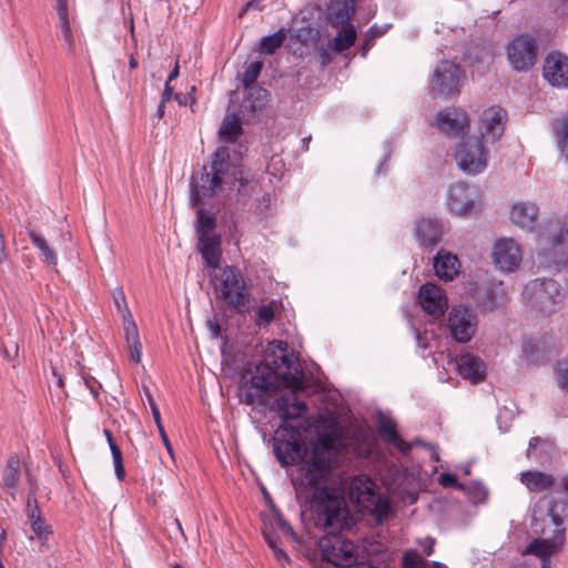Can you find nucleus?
Masks as SVG:
<instances>
[{
	"mask_svg": "<svg viewBox=\"0 0 568 568\" xmlns=\"http://www.w3.org/2000/svg\"><path fill=\"white\" fill-rule=\"evenodd\" d=\"M104 435H105V438L108 439V443H109V445H110V449L112 450V444H115V443L113 442L112 434H111V432H110V430L104 429Z\"/></svg>",
	"mask_w": 568,
	"mask_h": 568,
	"instance_id": "nucleus-57",
	"label": "nucleus"
},
{
	"mask_svg": "<svg viewBox=\"0 0 568 568\" xmlns=\"http://www.w3.org/2000/svg\"><path fill=\"white\" fill-rule=\"evenodd\" d=\"M460 68L449 61H442L435 69L433 89L444 98L456 94L460 83Z\"/></svg>",
	"mask_w": 568,
	"mask_h": 568,
	"instance_id": "nucleus-13",
	"label": "nucleus"
},
{
	"mask_svg": "<svg viewBox=\"0 0 568 568\" xmlns=\"http://www.w3.org/2000/svg\"><path fill=\"white\" fill-rule=\"evenodd\" d=\"M468 118L462 110L452 109L437 115V126L449 136H458L468 128Z\"/></svg>",
	"mask_w": 568,
	"mask_h": 568,
	"instance_id": "nucleus-18",
	"label": "nucleus"
},
{
	"mask_svg": "<svg viewBox=\"0 0 568 568\" xmlns=\"http://www.w3.org/2000/svg\"><path fill=\"white\" fill-rule=\"evenodd\" d=\"M508 60L517 71L530 69L537 59V44L529 36H519L507 48Z\"/></svg>",
	"mask_w": 568,
	"mask_h": 568,
	"instance_id": "nucleus-12",
	"label": "nucleus"
},
{
	"mask_svg": "<svg viewBox=\"0 0 568 568\" xmlns=\"http://www.w3.org/2000/svg\"><path fill=\"white\" fill-rule=\"evenodd\" d=\"M435 539L427 537L420 541V546L423 547V552L425 556H430L434 552Z\"/></svg>",
	"mask_w": 568,
	"mask_h": 568,
	"instance_id": "nucleus-48",
	"label": "nucleus"
},
{
	"mask_svg": "<svg viewBox=\"0 0 568 568\" xmlns=\"http://www.w3.org/2000/svg\"><path fill=\"white\" fill-rule=\"evenodd\" d=\"M562 484H564L565 490L568 493V477L564 478Z\"/></svg>",
	"mask_w": 568,
	"mask_h": 568,
	"instance_id": "nucleus-62",
	"label": "nucleus"
},
{
	"mask_svg": "<svg viewBox=\"0 0 568 568\" xmlns=\"http://www.w3.org/2000/svg\"><path fill=\"white\" fill-rule=\"evenodd\" d=\"M212 337L216 338L221 335V327L216 322L207 320L206 322Z\"/></svg>",
	"mask_w": 568,
	"mask_h": 568,
	"instance_id": "nucleus-49",
	"label": "nucleus"
},
{
	"mask_svg": "<svg viewBox=\"0 0 568 568\" xmlns=\"http://www.w3.org/2000/svg\"><path fill=\"white\" fill-rule=\"evenodd\" d=\"M247 11H244V8L239 12V18H243L244 14L246 13Z\"/></svg>",
	"mask_w": 568,
	"mask_h": 568,
	"instance_id": "nucleus-63",
	"label": "nucleus"
},
{
	"mask_svg": "<svg viewBox=\"0 0 568 568\" xmlns=\"http://www.w3.org/2000/svg\"><path fill=\"white\" fill-rule=\"evenodd\" d=\"M211 281L216 298L223 301L230 310L240 314L247 311L250 293L239 268L225 266L212 271Z\"/></svg>",
	"mask_w": 568,
	"mask_h": 568,
	"instance_id": "nucleus-5",
	"label": "nucleus"
},
{
	"mask_svg": "<svg viewBox=\"0 0 568 568\" xmlns=\"http://www.w3.org/2000/svg\"><path fill=\"white\" fill-rule=\"evenodd\" d=\"M32 244L40 251L41 261L51 268L58 265V255L55 251L48 244L47 240L36 230L28 231Z\"/></svg>",
	"mask_w": 568,
	"mask_h": 568,
	"instance_id": "nucleus-29",
	"label": "nucleus"
},
{
	"mask_svg": "<svg viewBox=\"0 0 568 568\" xmlns=\"http://www.w3.org/2000/svg\"><path fill=\"white\" fill-rule=\"evenodd\" d=\"M355 13V0H332L327 6L326 20L333 27L349 23Z\"/></svg>",
	"mask_w": 568,
	"mask_h": 568,
	"instance_id": "nucleus-22",
	"label": "nucleus"
},
{
	"mask_svg": "<svg viewBox=\"0 0 568 568\" xmlns=\"http://www.w3.org/2000/svg\"><path fill=\"white\" fill-rule=\"evenodd\" d=\"M403 568H427L425 558L416 550L409 549L403 555Z\"/></svg>",
	"mask_w": 568,
	"mask_h": 568,
	"instance_id": "nucleus-39",
	"label": "nucleus"
},
{
	"mask_svg": "<svg viewBox=\"0 0 568 568\" xmlns=\"http://www.w3.org/2000/svg\"><path fill=\"white\" fill-rule=\"evenodd\" d=\"M268 92L260 87H252L248 91L247 97L244 99L241 108V112L250 111L251 113H255L267 102Z\"/></svg>",
	"mask_w": 568,
	"mask_h": 568,
	"instance_id": "nucleus-31",
	"label": "nucleus"
},
{
	"mask_svg": "<svg viewBox=\"0 0 568 568\" xmlns=\"http://www.w3.org/2000/svg\"><path fill=\"white\" fill-rule=\"evenodd\" d=\"M457 366L459 374L464 378L470 379L474 384L479 383L485 378V365L476 355H462L458 358Z\"/></svg>",
	"mask_w": 568,
	"mask_h": 568,
	"instance_id": "nucleus-24",
	"label": "nucleus"
},
{
	"mask_svg": "<svg viewBox=\"0 0 568 568\" xmlns=\"http://www.w3.org/2000/svg\"><path fill=\"white\" fill-rule=\"evenodd\" d=\"M418 296L422 307L434 317L444 315L448 307V300L444 290L436 284L426 283L422 285Z\"/></svg>",
	"mask_w": 568,
	"mask_h": 568,
	"instance_id": "nucleus-14",
	"label": "nucleus"
},
{
	"mask_svg": "<svg viewBox=\"0 0 568 568\" xmlns=\"http://www.w3.org/2000/svg\"><path fill=\"white\" fill-rule=\"evenodd\" d=\"M112 456L114 460L115 475L120 480H122L125 476V470L122 460V453L116 444H112Z\"/></svg>",
	"mask_w": 568,
	"mask_h": 568,
	"instance_id": "nucleus-43",
	"label": "nucleus"
},
{
	"mask_svg": "<svg viewBox=\"0 0 568 568\" xmlns=\"http://www.w3.org/2000/svg\"><path fill=\"white\" fill-rule=\"evenodd\" d=\"M272 550H273V552H274V555H275V557L277 558L278 561L283 562V561H286L288 559L286 552L282 548H280L278 546L272 548Z\"/></svg>",
	"mask_w": 568,
	"mask_h": 568,
	"instance_id": "nucleus-53",
	"label": "nucleus"
},
{
	"mask_svg": "<svg viewBox=\"0 0 568 568\" xmlns=\"http://www.w3.org/2000/svg\"><path fill=\"white\" fill-rule=\"evenodd\" d=\"M454 159L458 168L467 174H478L487 166V151L484 140L479 136H468L458 143Z\"/></svg>",
	"mask_w": 568,
	"mask_h": 568,
	"instance_id": "nucleus-7",
	"label": "nucleus"
},
{
	"mask_svg": "<svg viewBox=\"0 0 568 568\" xmlns=\"http://www.w3.org/2000/svg\"><path fill=\"white\" fill-rule=\"evenodd\" d=\"M243 129L236 114H227L219 129L220 140L233 143L242 134Z\"/></svg>",
	"mask_w": 568,
	"mask_h": 568,
	"instance_id": "nucleus-30",
	"label": "nucleus"
},
{
	"mask_svg": "<svg viewBox=\"0 0 568 568\" xmlns=\"http://www.w3.org/2000/svg\"><path fill=\"white\" fill-rule=\"evenodd\" d=\"M284 342H273L265 359L251 369L250 379L240 386L241 402L247 405L263 404L281 387L290 392L278 397L275 407L284 424L278 426L273 438V450L282 465H294L306 456L300 427L288 425V420L302 417L307 410L305 403L297 399L296 390L304 389L300 364L286 353Z\"/></svg>",
	"mask_w": 568,
	"mask_h": 568,
	"instance_id": "nucleus-1",
	"label": "nucleus"
},
{
	"mask_svg": "<svg viewBox=\"0 0 568 568\" xmlns=\"http://www.w3.org/2000/svg\"><path fill=\"white\" fill-rule=\"evenodd\" d=\"M520 481L528 488L529 491L539 493L551 488L556 483V478L551 474L544 471L527 470L521 473Z\"/></svg>",
	"mask_w": 568,
	"mask_h": 568,
	"instance_id": "nucleus-26",
	"label": "nucleus"
},
{
	"mask_svg": "<svg viewBox=\"0 0 568 568\" xmlns=\"http://www.w3.org/2000/svg\"><path fill=\"white\" fill-rule=\"evenodd\" d=\"M29 483H30V486H31L30 491L36 493V490H37V485H36L34 479H33L31 476H29Z\"/></svg>",
	"mask_w": 568,
	"mask_h": 568,
	"instance_id": "nucleus-61",
	"label": "nucleus"
},
{
	"mask_svg": "<svg viewBox=\"0 0 568 568\" xmlns=\"http://www.w3.org/2000/svg\"><path fill=\"white\" fill-rule=\"evenodd\" d=\"M20 473V462L17 456H10L3 471V484L13 494L18 483Z\"/></svg>",
	"mask_w": 568,
	"mask_h": 568,
	"instance_id": "nucleus-35",
	"label": "nucleus"
},
{
	"mask_svg": "<svg viewBox=\"0 0 568 568\" xmlns=\"http://www.w3.org/2000/svg\"><path fill=\"white\" fill-rule=\"evenodd\" d=\"M144 394H145V397H146V400L150 405V408H151V412H152V416H153V419H154V423L158 427V430H159V434L161 436V439L168 450V453L173 456V448H172V445L169 440V437L164 430V427L162 425V420H161V415H160V410L158 408V405L155 404L149 388H144Z\"/></svg>",
	"mask_w": 568,
	"mask_h": 568,
	"instance_id": "nucleus-36",
	"label": "nucleus"
},
{
	"mask_svg": "<svg viewBox=\"0 0 568 568\" xmlns=\"http://www.w3.org/2000/svg\"><path fill=\"white\" fill-rule=\"evenodd\" d=\"M375 484L369 478H355L351 484V498L354 499L358 506L368 510L376 516L378 520L387 517L389 505L376 491Z\"/></svg>",
	"mask_w": 568,
	"mask_h": 568,
	"instance_id": "nucleus-8",
	"label": "nucleus"
},
{
	"mask_svg": "<svg viewBox=\"0 0 568 568\" xmlns=\"http://www.w3.org/2000/svg\"><path fill=\"white\" fill-rule=\"evenodd\" d=\"M565 236H568V213L562 221H550L544 226L539 234V244L544 250L549 246L558 247L562 244Z\"/></svg>",
	"mask_w": 568,
	"mask_h": 568,
	"instance_id": "nucleus-19",
	"label": "nucleus"
},
{
	"mask_svg": "<svg viewBox=\"0 0 568 568\" xmlns=\"http://www.w3.org/2000/svg\"><path fill=\"white\" fill-rule=\"evenodd\" d=\"M491 257L500 272L511 273L519 268L523 251L513 237H500L493 245Z\"/></svg>",
	"mask_w": 568,
	"mask_h": 568,
	"instance_id": "nucleus-10",
	"label": "nucleus"
},
{
	"mask_svg": "<svg viewBox=\"0 0 568 568\" xmlns=\"http://www.w3.org/2000/svg\"><path fill=\"white\" fill-rule=\"evenodd\" d=\"M379 434L386 438L402 454H408L413 443H406L397 433L396 423L390 418H382L379 422Z\"/></svg>",
	"mask_w": 568,
	"mask_h": 568,
	"instance_id": "nucleus-28",
	"label": "nucleus"
},
{
	"mask_svg": "<svg viewBox=\"0 0 568 568\" xmlns=\"http://www.w3.org/2000/svg\"><path fill=\"white\" fill-rule=\"evenodd\" d=\"M506 112L500 108H489L480 116V139L486 142H496L505 130Z\"/></svg>",
	"mask_w": 568,
	"mask_h": 568,
	"instance_id": "nucleus-15",
	"label": "nucleus"
},
{
	"mask_svg": "<svg viewBox=\"0 0 568 568\" xmlns=\"http://www.w3.org/2000/svg\"><path fill=\"white\" fill-rule=\"evenodd\" d=\"M179 72H180V68H179V62L176 61L174 64V68L172 69V71L169 74L166 82L170 83L171 81L175 80L179 77Z\"/></svg>",
	"mask_w": 568,
	"mask_h": 568,
	"instance_id": "nucleus-56",
	"label": "nucleus"
},
{
	"mask_svg": "<svg viewBox=\"0 0 568 568\" xmlns=\"http://www.w3.org/2000/svg\"><path fill=\"white\" fill-rule=\"evenodd\" d=\"M433 266L435 274L440 280L447 282L452 281L459 273L460 263L455 254L445 250H439L434 257Z\"/></svg>",
	"mask_w": 568,
	"mask_h": 568,
	"instance_id": "nucleus-21",
	"label": "nucleus"
},
{
	"mask_svg": "<svg viewBox=\"0 0 568 568\" xmlns=\"http://www.w3.org/2000/svg\"><path fill=\"white\" fill-rule=\"evenodd\" d=\"M277 526L284 536L290 537L291 539H295V532L293 531L290 524L283 518L277 519Z\"/></svg>",
	"mask_w": 568,
	"mask_h": 568,
	"instance_id": "nucleus-46",
	"label": "nucleus"
},
{
	"mask_svg": "<svg viewBox=\"0 0 568 568\" xmlns=\"http://www.w3.org/2000/svg\"><path fill=\"white\" fill-rule=\"evenodd\" d=\"M449 206L459 215H466L474 210L475 201L467 184L458 183L450 189Z\"/></svg>",
	"mask_w": 568,
	"mask_h": 568,
	"instance_id": "nucleus-23",
	"label": "nucleus"
},
{
	"mask_svg": "<svg viewBox=\"0 0 568 568\" xmlns=\"http://www.w3.org/2000/svg\"><path fill=\"white\" fill-rule=\"evenodd\" d=\"M565 541V530L556 529L551 539H534L526 548V554H534L541 558H547L558 552Z\"/></svg>",
	"mask_w": 568,
	"mask_h": 568,
	"instance_id": "nucleus-20",
	"label": "nucleus"
},
{
	"mask_svg": "<svg viewBox=\"0 0 568 568\" xmlns=\"http://www.w3.org/2000/svg\"><path fill=\"white\" fill-rule=\"evenodd\" d=\"M415 234L422 247L432 250L442 240L443 225L437 220L423 217L417 222Z\"/></svg>",
	"mask_w": 568,
	"mask_h": 568,
	"instance_id": "nucleus-17",
	"label": "nucleus"
},
{
	"mask_svg": "<svg viewBox=\"0 0 568 568\" xmlns=\"http://www.w3.org/2000/svg\"><path fill=\"white\" fill-rule=\"evenodd\" d=\"M31 496H28V509H29V520L30 523L32 524L33 520L37 519V515L38 516H41V513H40V509H39V506H38V503H37V499L33 498V503H34V506L33 508H31Z\"/></svg>",
	"mask_w": 568,
	"mask_h": 568,
	"instance_id": "nucleus-47",
	"label": "nucleus"
},
{
	"mask_svg": "<svg viewBox=\"0 0 568 568\" xmlns=\"http://www.w3.org/2000/svg\"><path fill=\"white\" fill-rule=\"evenodd\" d=\"M434 568H444V566L440 562H434Z\"/></svg>",
	"mask_w": 568,
	"mask_h": 568,
	"instance_id": "nucleus-64",
	"label": "nucleus"
},
{
	"mask_svg": "<svg viewBox=\"0 0 568 568\" xmlns=\"http://www.w3.org/2000/svg\"><path fill=\"white\" fill-rule=\"evenodd\" d=\"M256 315L260 323L270 324L275 316L273 305L267 304L260 306L256 312Z\"/></svg>",
	"mask_w": 568,
	"mask_h": 568,
	"instance_id": "nucleus-44",
	"label": "nucleus"
},
{
	"mask_svg": "<svg viewBox=\"0 0 568 568\" xmlns=\"http://www.w3.org/2000/svg\"><path fill=\"white\" fill-rule=\"evenodd\" d=\"M113 300L118 312L121 314L124 337L131 361L140 363L142 345L139 337L138 326L133 320L132 313L128 306L125 294L121 287L113 292Z\"/></svg>",
	"mask_w": 568,
	"mask_h": 568,
	"instance_id": "nucleus-9",
	"label": "nucleus"
},
{
	"mask_svg": "<svg viewBox=\"0 0 568 568\" xmlns=\"http://www.w3.org/2000/svg\"><path fill=\"white\" fill-rule=\"evenodd\" d=\"M196 233L199 239L216 235L214 233L215 219L204 212L201 205L197 206Z\"/></svg>",
	"mask_w": 568,
	"mask_h": 568,
	"instance_id": "nucleus-37",
	"label": "nucleus"
},
{
	"mask_svg": "<svg viewBox=\"0 0 568 568\" xmlns=\"http://www.w3.org/2000/svg\"><path fill=\"white\" fill-rule=\"evenodd\" d=\"M544 78L554 87H568V58L561 53H550L544 63Z\"/></svg>",
	"mask_w": 568,
	"mask_h": 568,
	"instance_id": "nucleus-16",
	"label": "nucleus"
},
{
	"mask_svg": "<svg viewBox=\"0 0 568 568\" xmlns=\"http://www.w3.org/2000/svg\"><path fill=\"white\" fill-rule=\"evenodd\" d=\"M523 294L527 305L542 315L556 312L565 297L564 287L552 278L530 281Z\"/></svg>",
	"mask_w": 568,
	"mask_h": 568,
	"instance_id": "nucleus-6",
	"label": "nucleus"
},
{
	"mask_svg": "<svg viewBox=\"0 0 568 568\" xmlns=\"http://www.w3.org/2000/svg\"><path fill=\"white\" fill-rule=\"evenodd\" d=\"M312 517L315 526L327 532L318 540L323 558L342 568L354 564L356 561L355 545L338 534L349 528L344 499L332 495L327 489L318 491L312 501Z\"/></svg>",
	"mask_w": 568,
	"mask_h": 568,
	"instance_id": "nucleus-2",
	"label": "nucleus"
},
{
	"mask_svg": "<svg viewBox=\"0 0 568 568\" xmlns=\"http://www.w3.org/2000/svg\"><path fill=\"white\" fill-rule=\"evenodd\" d=\"M557 145L560 152L568 160V115L557 118L551 123Z\"/></svg>",
	"mask_w": 568,
	"mask_h": 568,
	"instance_id": "nucleus-33",
	"label": "nucleus"
},
{
	"mask_svg": "<svg viewBox=\"0 0 568 568\" xmlns=\"http://www.w3.org/2000/svg\"><path fill=\"white\" fill-rule=\"evenodd\" d=\"M264 537H265V540L266 542L268 544L270 548H274L277 545V536L272 534V532H264Z\"/></svg>",
	"mask_w": 568,
	"mask_h": 568,
	"instance_id": "nucleus-54",
	"label": "nucleus"
},
{
	"mask_svg": "<svg viewBox=\"0 0 568 568\" xmlns=\"http://www.w3.org/2000/svg\"><path fill=\"white\" fill-rule=\"evenodd\" d=\"M555 378L560 389L568 392V358L560 359L556 363Z\"/></svg>",
	"mask_w": 568,
	"mask_h": 568,
	"instance_id": "nucleus-40",
	"label": "nucleus"
},
{
	"mask_svg": "<svg viewBox=\"0 0 568 568\" xmlns=\"http://www.w3.org/2000/svg\"><path fill=\"white\" fill-rule=\"evenodd\" d=\"M448 327L456 342L467 343L476 333L477 317L469 308L455 306L448 315Z\"/></svg>",
	"mask_w": 568,
	"mask_h": 568,
	"instance_id": "nucleus-11",
	"label": "nucleus"
},
{
	"mask_svg": "<svg viewBox=\"0 0 568 568\" xmlns=\"http://www.w3.org/2000/svg\"><path fill=\"white\" fill-rule=\"evenodd\" d=\"M197 246L206 265L212 267L213 271L220 268L219 265L222 256L220 235L199 239Z\"/></svg>",
	"mask_w": 568,
	"mask_h": 568,
	"instance_id": "nucleus-25",
	"label": "nucleus"
},
{
	"mask_svg": "<svg viewBox=\"0 0 568 568\" xmlns=\"http://www.w3.org/2000/svg\"><path fill=\"white\" fill-rule=\"evenodd\" d=\"M548 515L551 517L554 524L556 526H560L561 524V519L559 518V516L556 514V510H555V505H551L549 507V510H548Z\"/></svg>",
	"mask_w": 568,
	"mask_h": 568,
	"instance_id": "nucleus-55",
	"label": "nucleus"
},
{
	"mask_svg": "<svg viewBox=\"0 0 568 568\" xmlns=\"http://www.w3.org/2000/svg\"><path fill=\"white\" fill-rule=\"evenodd\" d=\"M263 63L261 61L252 62L244 71L242 82L250 88L258 78Z\"/></svg>",
	"mask_w": 568,
	"mask_h": 568,
	"instance_id": "nucleus-41",
	"label": "nucleus"
},
{
	"mask_svg": "<svg viewBox=\"0 0 568 568\" xmlns=\"http://www.w3.org/2000/svg\"><path fill=\"white\" fill-rule=\"evenodd\" d=\"M438 481L444 487H460L457 481V476L450 473H443L439 475Z\"/></svg>",
	"mask_w": 568,
	"mask_h": 568,
	"instance_id": "nucleus-45",
	"label": "nucleus"
},
{
	"mask_svg": "<svg viewBox=\"0 0 568 568\" xmlns=\"http://www.w3.org/2000/svg\"><path fill=\"white\" fill-rule=\"evenodd\" d=\"M235 182L240 184L239 192L248 184V180L243 178L241 170L230 162L227 148H219L213 153L211 161L192 176V201L195 206L202 205V197L213 196L223 189V185H234Z\"/></svg>",
	"mask_w": 568,
	"mask_h": 568,
	"instance_id": "nucleus-4",
	"label": "nucleus"
},
{
	"mask_svg": "<svg viewBox=\"0 0 568 568\" xmlns=\"http://www.w3.org/2000/svg\"><path fill=\"white\" fill-rule=\"evenodd\" d=\"M57 10L60 18V28L62 31V36L68 45V51L70 53H73L74 38L68 18L67 0H57Z\"/></svg>",
	"mask_w": 568,
	"mask_h": 568,
	"instance_id": "nucleus-32",
	"label": "nucleus"
},
{
	"mask_svg": "<svg viewBox=\"0 0 568 568\" xmlns=\"http://www.w3.org/2000/svg\"><path fill=\"white\" fill-rule=\"evenodd\" d=\"M352 444L353 438L344 434L339 424L325 420L311 457L303 467V480L310 486L320 487L333 464H336L344 454H348Z\"/></svg>",
	"mask_w": 568,
	"mask_h": 568,
	"instance_id": "nucleus-3",
	"label": "nucleus"
},
{
	"mask_svg": "<svg viewBox=\"0 0 568 568\" xmlns=\"http://www.w3.org/2000/svg\"><path fill=\"white\" fill-rule=\"evenodd\" d=\"M413 445H423V446H427V447L429 448V450H430V457H432V459H433V460H435V462H438V460H439V455H438V453H437L436 448H435L433 445H430V444H424L420 439H416V440L413 443Z\"/></svg>",
	"mask_w": 568,
	"mask_h": 568,
	"instance_id": "nucleus-50",
	"label": "nucleus"
},
{
	"mask_svg": "<svg viewBox=\"0 0 568 568\" xmlns=\"http://www.w3.org/2000/svg\"><path fill=\"white\" fill-rule=\"evenodd\" d=\"M172 94H173V87L169 82H166L163 93H162V97H161V101L163 103L169 102L172 98Z\"/></svg>",
	"mask_w": 568,
	"mask_h": 568,
	"instance_id": "nucleus-51",
	"label": "nucleus"
},
{
	"mask_svg": "<svg viewBox=\"0 0 568 568\" xmlns=\"http://www.w3.org/2000/svg\"><path fill=\"white\" fill-rule=\"evenodd\" d=\"M164 108H165V103H163L162 101L160 102L159 106H158V110H156V115L159 119H161L164 114Z\"/></svg>",
	"mask_w": 568,
	"mask_h": 568,
	"instance_id": "nucleus-58",
	"label": "nucleus"
},
{
	"mask_svg": "<svg viewBox=\"0 0 568 568\" xmlns=\"http://www.w3.org/2000/svg\"><path fill=\"white\" fill-rule=\"evenodd\" d=\"M538 207L532 203L521 202L513 206L510 220L521 229L531 230L534 227Z\"/></svg>",
	"mask_w": 568,
	"mask_h": 568,
	"instance_id": "nucleus-27",
	"label": "nucleus"
},
{
	"mask_svg": "<svg viewBox=\"0 0 568 568\" xmlns=\"http://www.w3.org/2000/svg\"><path fill=\"white\" fill-rule=\"evenodd\" d=\"M342 29L333 40V48L337 52L349 49L356 40V30L353 24L341 26Z\"/></svg>",
	"mask_w": 568,
	"mask_h": 568,
	"instance_id": "nucleus-34",
	"label": "nucleus"
},
{
	"mask_svg": "<svg viewBox=\"0 0 568 568\" xmlns=\"http://www.w3.org/2000/svg\"><path fill=\"white\" fill-rule=\"evenodd\" d=\"M32 530L37 534L38 538L45 542L48 536L52 534V529L48 526L41 516L37 515V519L31 524Z\"/></svg>",
	"mask_w": 568,
	"mask_h": 568,
	"instance_id": "nucleus-42",
	"label": "nucleus"
},
{
	"mask_svg": "<svg viewBox=\"0 0 568 568\" xmlns=\"http://www.w3.org/2000/svg\"><path fill=\"white\" fill-rule=\"evenodd\" d=\"M264 0H250L245 6H244V11H248L251 9H256L258 11H262L263 10V7H262V2Z\"/></svg>",
	"mask_w": 568,
	"mask_h": 568,
	"instance_id": "nucleus-52",
	"label": "nucleus"
},
{
	"mask_svg": "<svg viewBox=\"0 0 568 568\" xmlns=\"http://www.w3.org/2000/svg\"><path fill=\"white\" fill-rule=\"evenodd\" d=\"M353 452H354L355 454L359 455V456H364V455H366V454L368 453V449H363V448H356V447H354V448H353Z\"/></svg>",
	"mask_w": 568,
	"mask_h": 568,
	"instance_id": "nucleus-59",
	"label": "nucleus"
},
{
	"mask_svg": "<svg viewBox=\"0 0 568 568\" xmlns=\"http://www.w3.org/2000/svg\"><path fill=\"white\" fill-rule=\"evenodd\" d=\"M129 65L131 69H135L138 67V61L133 55L130 57Z\"/></svg>",
	"mask_w": 568,
	"mask_h": 568,
	"instance_id": "nucleus-60",
	"label": "nucleus"
},
{
	"mask_svg": "<svg viewBox=\"0 0 568 568\" xmlns=\"http://www.w3.org/2000/svg\"><path fill=\"white\" fill-rule=\"evenodd\" d=\"M286 39V33L283 29L274 32L273 34L266 36L260 41V51L265 54H273L282 47Z\"/></svg>",
	"mask_w": 568,
	"mask_h": 568,
	"instance_id": "nucleus-38",
	"label": "nucleus"
}]
</instances>
